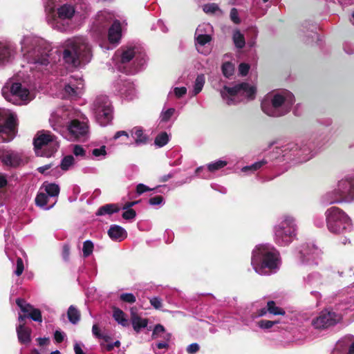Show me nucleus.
<instances>
[{
	"instance_id": "1",
	"label": "nucleus",
	"mask_w": 354,
	"mask_h": 354,
	"mask_svg": "<svg viewBox=\"0 0 354 354\" xmlns=\"http://www.w3.org/2000/svg\"><path fill=\"white\" fill-rule=\"evenodd\" d=\"M23 59L27 62L30 74L29 82L41 80L55 74L58 65L53 59L50 44L41 37L28 35L20 41Z\"/></svg>"
},
{
	"instance_id": "2",
	"label": "nucleus",
	"mask_w": 354,
	"mask_h": 354,
	"mask_svg": "<svg viewBox=\"0 0 354 354\" xmlns=\"http://www.w3.org/2000/svg\"><path fill=\"white\" fill-rule=\"evenodd\" d=\"M45 19L54 30L69 34L73 31V19L91 9L88 0H43Z\"/></svg>"
},
{
	"instance_id": "3",
	"label": "nucleus",
	"mask_w": 354,
	"mask_h": 354,
	"mask_svg": "<svg viewBox=\"0 0 354 354\" xmlns=\"http://www.w3.org/2000/svg\"><path fill=\"white\" fill-rule=\"evenodd\" d=\"M322 145L321 142L317 140V136L312 134L310 137L277 146L270 156L272 159L279 162L303 163L315 157Z\"/></svg>"
},
{
	"instance_id": "4",
	"label": "nucleus",
	"mask_w": 354,
	"mask_h": 354,
	"mask_svg": "<svg viewBox=\"0 0 354 354\" xmlns=\"http://www.w3.org/2000/svg\"><path fill=\"white\" fill-rule=\"evenodd\" d=\"M111 21L112 16L110 13L100 12L91 28V37L104 51L112 50L119 44L122 38L121 24L119 20L115 19L108 30V41L106 40L107 27Z\"/></svg>"
},
{
	"instance_id": "5",
	"label": "nucleus",
	"mask_w": 354,
	"mask_h": 354,
	"mask_svg": "<svg viewBox=\"0 0 354 354\" xmlns=\"http://www.w3.org/2000/svg\"><path fill=\"white\" fill-rule=\"evenodd\" d=\"M115 67L121 72L134 74L146 66L147 58L145 48L138 44L122 46L113 57Z\"/></svg>"
},
{
	"instance_id": "6",
	"label": "nucleus",
	"mask_w": 354,
	"mask_h": 354,
	"mask_svg": "<svg viewBox=\"0 0 354 354\" xmlns=\"http://www.w3.org/2000/svg\"><path fill=\"white\" fill-rule=\"evenodd\" d=\"M281 264L279 252L270 244H259L252 252L251 265L260 275L269 276L276 273Z\"/></svg>"
},
{
	"instance_id": "7",
	"label": "nucleus",
	"mask_w": 354,
	"mask_h": 354,
	"mask_svg": "<svg viewBox=\"0 0 354 354\" xmlns=\"http://www.w3.org/2000/svg\"><path fill=\"white\" fill-rule=\"evenodd\" d=\"M63 48L62 58L68 66L77 67L81 62H89L93 56L91 46L84 36L66 39Z\"/></svg>"
},
{
	"instance_id": "8",
	"label": "nucleus",
	"mask_w": 354,
	"mask_h": 354,
	"mask_svg": "<svg viewBox=\"0 0 354 354\" xmlns=\"http://www.w3.org/2000/svg\"><path fill=\"white\" fill-rule=\"evenodd\" d=\"M354 202V170L339 180L337 188L323 194L319 203L323 206Z\"/></svg>"
},
{
	"instance_id": "9",
	"label": "nucleus",
	"mask_w": 354,
	"mask_h": 354,
	"mask_svg": "<svg viewBox=\"0 0 354 354\" xmlns=\"http://www.w3.org/2000/svg\"><path fill=\"white\" fill-rule=\"evenodd\" d=\"M295 102L294 95L287 90L267 95L261 101L262 111L271 117H280L288 113Z\"/></svg>"
},
{
	"instance_id": "10",
	"label": "nucleus",
	"mask_w": 354,
	"mask_h": 354,
	"mask_svg": "<svg viewBox=\"0 0 354 354\" xmlns=\"http://www.w3.org/2000/svg\"><path fill=\"white\" fill-rule=\"evenodd\" d=\"M273 239L279 246H288L297 239L298 225L296 218L290 214H283L277 218L272 228Z\"/></svg>"
},
{
	"instance_id": "11",
	"label": "nucleus",
	"mask_w": 354,
	"mask_h": 354,
	"mask_svg": "<svg viewBox=\"0 0 354 354\" xmlns=\"http://www.w3.org/2000/svg\"><path fill=\"white\" fill-rule=\"evenodd\" d=\"M324 216L326 228L332 234H345L351 232L353 229L350 216L338 207H328L324 212Z\"/></svg>"
},
{
	"instance_id": "12",
	"label": "nucleus",
	"mask_w": 354,
	"mask_h": 354,
	"mask_svg": "<svg viewBox=\"0 0 354 354\" xmlns=\"http://www.w3.org/2000/svg\"><path fill=\"white\" fill-rule=\"evenodd\" d=\"M1 94L6 100L19 106L26 105L35 98L32 92L12 79L8 80L3 85Z\"/></svg>"
},
{
	"instance_id": "13",
	"label": "nucleus",
	"mask_w": 354,
	"mask_h": 354,
	"mask_svg": "<svg viewBox=\"0 0 354 354\" xmlns=\"http://www.w3.org/2000/svg\"><path fill=\"white\" fill-rule=\"evenodd\" d=\"M255 94V87L245 82L237 84L232 87L224 86L221 90V95L228 105L236 104L245 99L253 100Z\"/></svg>"
},
{
	"instance_id": "14",
	"label": "nucleus",
	"mask_w": 354,
	"mask_h": 354,
	"mask_svg": "<svg viewBox=\"0 0 354 354\" xmlns=\"http://www.w3.org/2000/svg\"><path fill=\"white\" fill-rule=\"evenodd\" d=\"M91 110L100 126L106 127L111 122L113 108L108 96L105 95L96 96L91 104Z\"/></svg>"
},
{
	"instance_id": "15",
	"label": "nucleus",
	"mask_w": 354,
	"mask_h": 354,
	"mask_svg": "<svg viewBox=\"0 0 354 354\" xmlns=\"http://www.w3.org/2000/svg\"><path fill=\"white\" fill-rule=\"evenodd\" d=\"M80 116L81 112L77 109L71 106H63L52 113L49 122L54 131L63 133L66 126L76 118L75 117Z\"/></svg>"
},
{
	"instance_id": "16",
	"label": "nucleus",
	"mask_w": 354,
	"mask_h": 354,
	"mask_svg": "<svg viewBox=\"0 0 354 354\" xmlns=\"http://www.w3.org/2000/svg\"><path fill=\"white\" fill-rule=\"evenodd\" d=\"M75 118L60 134L68 140L84 142L90 136L88 120L82 113L80 117Z\"/></svg>"
},
{
	"instance_id": "17",
	"label": "nucleus",
	"mask_w": 354,
	"mask_h": 354,
	"mask_svg": "<svg viewBox=\"0 0 354 354\" xmlns=\"http://www.w3.org/2000/svg\"><path fill=\"white\" fill-rule=\"evenodd\" d=\"M35 153L41 156H50L59 147L56 137L49 131H39L33 140Z\"/></svg>"
},
{
	"instance_id": "18",
	"label": "nucleus",
	"mask_w": 354,
	"mask_h": 354,
	"mask_svg": "<svg viewBox=\"0 0 354 354\" xmlns=\"http://www.w3.org/2000/svg\"><path fill=\"white\" fill-rule=\"evenodd\" d=\"M17 115L6 109H0V143L8 142L16 135Z\"/></svg>"
},
{
	"instance_id": "19",
	"label": "nucleus",
	"mask_w": 354,
	"mask_h": 354,
	"mask_svg": "<svg viewBox=\"0 0 354 354\" xmlns=\"http://www.w3.org/2000/svg\"><path fill=\"white\" fill-rule=\"evenodd\" d=\"M324 277L319 272L313 271L302 277L301 286L305 291L319 301L322 298L319 290L324 285Z\"/></svg>"
},
{
	"instance_id": "20",
	"label": "nucleus",
	"mask_w": 354,
	"mask_h": 354,
	"mask_svg": "<svg viewBox=\"0 0 354 354\" xmlns=\"http://www.w3.org/2000/svg\"><path fill=\"white\" fill-rule=\"evenodd\" d=\"M297 257L300 265L317 266L320 250L313 243H303L297 249Z\"/></svg>"
},
{
	"instance_id": "21",
	"label": "nucleus",
	"mask_w": 354,
	"mask_h": 354,
	"mask_svg": "<svg viewBox=\"0 0 354 354\" xmlns=\"http://www.w3.org/2000/svg\"><path fill=\"white\" fill-rule=\"evenodd\" d=\"M342 319V316L336 312L325 309L312 319L311 324L317 330H326L333 327Z\"/></svg>"
},
{
	"instance_id": "22",
	"label": "nucleus",
	"mask_w": 354,
	"mask_h": 354,
	"mask_svg": "<svg viewBox=\"0 0 354 354\" xmlns=\"http://www.w3.org/2000/svg\"><path fill=\"white\" fill-rule=\"evenodd\" d=\"M16 304L21 310L25 313L24 315H19L18 319L20 322H24L26 318H30L37 322H42L41 313L39 309L35 308L32 306L26 303L25 300L21 298L16 299Z\"/></svg>"
},
{
	"instance_id": "23",
	"label": "nucleus",
	"mask_w": 354,
	"mask_h": 354,
	"mask_svg": "<svg viewBox=\"0 0 354 354\" xmlns=\"http://www.w3.org/2000/svg\"><path fill=\"white\" fill-rule=\"evenodd\" d=\"M113 92L122 97L128 100H133L136 96V91L134 84L127 80H117L113 83Z\"/></svg>"
},
{
	"instance_id": "24",
	"label": "nucleus",
	"mask_w": 354,
	"mask_h": 354,
	"mask_svg": "<svg viewBox=\"0 0 354 354\" xmlns=\"http://www.w3.org/2000/svg\"><path fill=\"white\" fill-rule=\"evenodd\" d=\"M205 27H209V24L199 25L196 30L195 41L196 47L198 52L203 55H208L210 49L205 45L210 42L212 37L209 35L203 33Z\"/></svg>"
},
{
	"instance_id": "25",
	"label": "nucleus",
	"mask_w": 354,
	"mask_h": 354,
	"mask_svg": "<svg viewBox=\"0 0 354 354\" xmlns=\"http://www.w3.org/2000/svg\"><path fill=\"white\" fill-rule=\"evenodd\" d=\"M84 86L82 75L79 74L71 75L68 82L64 86V91L70 97H77L81 94Z\"/></svg>"
},
{
	"instance_id": "26",
	"label": "nucleus",
	"mask_w": 354,
	"mask_h": 354,
	"mask_svg": "<svg viewBox=\"0 0 354 354\" xmlns=\"http://www.w3.org/2000/svg\"><path fill=\"white\" fill-rule=\"evenodd\" d=\"M17 55L15 47L10 42H0V68L11 64Z\"/></svg>"
},
{
	"instance_id": "27",
	"label": "nucleus",
	"mask_w": 354,
	"mask_h": 354,
	"mask_svg": "<svg viewBox=\"0 0 354 354\" xmlns=\"http://www.w3.org/2000/svg\"><path fill=\"white\" fill-rule=\"evenodd\" d=\"M330 354H354V336L347 335L338 340Z\"/></svg>"
},
{
	"instance_id": "28",
	"label": "nucleus",
	"mask_w": 354,
	"mask_h": 354,
	"mask_svg": "<svg viewBox=\"0 0 354 354\" xmlns=\"http://www.w3.org/2000/svg\"><path fill=\"white\" fill-rule=\"evenodd\" d=\"M0 158L5 165L10 167H18L22 162L20 153L12 150L3 151L0 156Z\"/></svg>"
},
{
	"instance_id": "29",
	"label": "nucleus",
	"mask_w": 354,
	"mask_h": 354,
	"mask_svg": "<svg viewBox=\"0 0 354 354\" xmlns=\"http://www.w3.org/2000/svg\"><path fill=\"white\" fill-rule=\"evenodd\" d=\"M267 315L266 308H261L258 310L256 313L251 314L250 315L243 318L242 322L244 325L249 327L253 331L258 330V324L259 318L266 316Z\"/></svg>"
},
{
	"instance_id": "30",
	"label": "nucleus",
	"mask_w": 354,
	"mask_h": 354,
	"mask_svg": "<svg viewBox=\"0 0 354 354\" xmlns=\"http://www.w3.org/2000/svg\"><path fill=\"white\" fill-rule=\"evenodd\" d=\"M35 201L37 206L44 210L50 209L57 203V199L51 198L48 195H47L41 189L39 190Z\"/></svg>"
},
{
	"instance_id": "31",
	"label": "nucleus",
	"mask_w": 354,
	"mask_h": 354,
	"mask_svg": "<svg viewBox=\"0 0 354 354\" xmlns=\"http://www.w3.org/2000/svg\"><path fill=\"white\" fill-rule=\"evenodd\" d=\"M18 340L21 344H28L31 341V329L21 322L16 327Z\"/></svg>"
},
{
	"instance_id": "32",
	"label": "nucleus",
	"mask_w": 354,
	"mask_h": 354,
	"mask_svg": "<svg viewBox=\"0 0 354 354\" xmlns=\"http://www.w3.org/2000/svg\"><path fill=\"white\" fill-rule=\"evenodd\" d=\"M108 234L111 240L120 242L125 239L127 233L125 229L118 225H112L108 230Z\"/></svg>"
},
{
	"instance_id": "33",
	"label": "nucleus",
	"mask_w": 354,
	"mask_h": 354,
	"mask_svg": "<svg viewBox=\"0 0 354 354\" xmlns=\"http://www.w3.org/2000/svg\"><path fill=\"white\" fill-rule=\"evenodd\" d=\"M178 115V113L176 109L173 107L167 108L165 104L159 115V124L171 121L173 122Z\"/></svg>"
},
{
	"instance_id": "34",
	"label": "nucleus",
	"mask_w": 354,
	"mask_h": 354,
	"mask_svg": "<svg viewBox=\"0 0 354 354\" xmlns=\"http://www.w3.org/2000/svg\"><path fill=\"white\" fill-rule=\"evenodd\" d=\"M39 189L44 192L53 199H56L60 192L59 186L57 184L48 181L44 182Z\"/></svg>"
},
{
	"instance_id": "35",
	"label": "nucleus",
	"mask_w": 354,
	"mask_h": 354,
	"mask_svg": "<svg viewBox=\"0 0 354 354\" xmlns=\"http://www.w3.org/2000/svg\"><path fill=\"white\" fill-rule=\"evenodd\" d=\"M131 136L135 140L136 145L146 143L147 136L144 133L143 129L140 127H135L131 130Z\"/></svg>"
},
{
	"instance_id": "36",
	"label": "nucleus",
	"mask_w": 354,
	"mask_h": 354,
	"mask_svg": "<svg viewBox=\"0 0 354 354\" xmlns=\"http://www.w3.org/2000/svg\"><path fill=\"white\" fill-rule=\"evenodd\" d=\"M120 208L116 204H106L102 207H100L97 212V216H104V215H111L113 213H117L120 211Z\"/></svg>"
},
{
	"instance_id": "37",
	"label": "nucleus",
	"mask_w": 354,
	"mask_h": 354,
	"mask_svg": "<svg viewBox=\"0 0 354 354\" xmlns=\"http://www.w3.org/2000/svg\"><path fill=\"white\" fill-rule=\"evenodd\" d=\"M171 337V334H165V335H162L163 340L162 342H158L156 344H153L151 345V348H152L153 352L156 354H163L165 352L160 353V352L157 351V350L158 349V350H162V349L167 350L169 348V342H170Z\"/></svg>"
},
{
	"instance_id": "38",
	"label": "nucleus",
	"mask_w": 354,
	"mask_h": 354,
	"mask_svg": "<svg viewBox=\"0 0 354 354\" xmlns=\"http://www.w3.org/2000/svg\"><path fill=\"white\" fill-rule=\"evenodd\" d=\"M268 161L263 158L261 160L255 162L254 163L243 167L241 171L246 174H254L256 171L260 169L263 166L268 164Z\"/></svg>"
},
{
	"instance_id": "39",
	"label": "nucleus",
	"mask_w": 354,
	"mask_h": 354,
	"mask_svg": "<svg viewBox=\"0 0 354 354\" xmlns=\"http://www.w3.org/2000/svg\"><path fill=\"white\" fill-rule=\"evenodd\" d=\"M113 317L115 322L122 326H127L129 325L127 317L121 309L115 308L113 312Z\"/></svg>"
},
{
	"instance_id": "40",
	"label": "nucleus",
	"mask_w": 354,
	"mask_h": 354,
	"mask_svg": "<svg viewBox=\"0 0 354 354\" xmlns=\"http://www.w3.org/2000/svg\"><path fill=\"white\" fill-rule=\"evenodd\" d=\"M317 26L315 24H311L308 21H305L302 24L301 32L304 34V37H314V36H317Z\"/></svg>"
},
{
	"instance_id": "41",
	"label": "nucleus",
	"mask_w": 354,
	"mask_h": 354,
	"mask_svg": "<svg viewBox=\"0 0 354 354\" xmlns=\"http://www.w3.org/2000/svg\"><path fill=\"white\" fill-rule=\"evenodd\" d=\"M205 83V77L203 74L198 75L193 86L192 95L196 96L201 92Z\"/></svg>"
},
{
	"instance_id": "42",
	"label": "nucleus",
	"mask_w": 354,
	"mask_h": 354,
	"mask_svg": "<svg viewBox=\"0 0 354 354\" xmlns=\"http://www.w3.org/2000/svg\"><path fill=\"white\" fill-rule=\"evenodd\" d=\"M67 317L72 324H77L80 320V313L77 308L71 305L68 309Z\"/></svg>"
},
{
	"instance_id": "43",
	"label": "nucleus",
	"mask_w": 354,
	"mask_h": 354,
	"mask_svg": "<svg viewBox=\"0 0 354 354\" xmlns=\"http://www.w3.org/2000/svg\"><path fill=\"white\" fill-rule=\"evenodd\" d=\"M106 146L102 145L100 148H95L91 151V156L89 158L102 160L106 158Z\"/></svg>"
},
{
	"instance_id": "44",
	"label": "nucleus",
	"mask_w": 354,
	"mask_h": 354,
	"mask_svg": "<svg viewBox=\"0 0 354 354\" xmlns=\"http://www.w3.org/2000/svg\"><path fill=\"white\" fill-rule=\"evenodd\" d=\"M148 322L146 319H142L138 316H134L132 318V326L137 333H139L142 328L147 327Z\"/></svg>"
},
{
	"instance_id": "45",
	"label": "nucleus",
	"mask_w": 354,
	"mask_h": 354,
	"mask_svg": "<svg viewBox=\"0 0 354 354\" xmlns=\"http://www.w3.org/2000/svg\"><path fill=\"white\" fill-rule=\"evenodd\" d=\"M232 39L235 46L238 48H242L245 44L243 35L239 30H235L233 32Z\"/></svg>"
},
{
	"instance_id": "46",
	"label": "nucleus",
	"mask_w": 354,
	"mask_h": 354,
	"mask_svg": "<svg viewBox=\"0 0 354 354\" xmlns=\"http://www.w3.org/2000/svg\"><path fill=\"white\" fill-rule=\"evenodd\" d=\"M162 188L165 189L166 185H160L155 188H150L142 183H140L136 186V192L138 195H140L146 192L152 190H156V192L163 193V191L161 190Z\"/></svg>"
},
{
	"instance_id": "47",
	"label": "nucleus",
	"mask_w": 354,
	"mask_h": 354,
	"mask_svg": "<svg viewBox=\"0 0 354 354\" xmlns=\"http://www.w3.org/2000/svg\"><path fill=\"white\" fill-rule=\"evenodd\" d=\"M266 308L267 310V313L269 312L270 314L274 315H283L285 314L284 310L279 306H277L274 301H268L267 306Z\"/></svg>"
},
{
	"instance_id": "48",
	"label": "nucleus",
	"mask_w": 354,
	"mask_h": 354,
	"mask_svg": "<svg viewBox=\"0 0 354 354\" xmlns=\"http://www.w3.org/2000/svg\"><path fill=\"white\" fill-rule=\"evenodd\" d=\"M75 164V158L72 155L64 156L61 160L60 168L63 171H68Z\"/></svg>"
},
{
	"instance_id": "49",
	"label": "nucleus",
	"mask_w": 354,
	"mask_h": 354,
	"mask_svg": "<svg viewBox=\"0 0 354 354\" xmlns=\"http://www.w3.org/2000/svg\"><path fill=\"white\" fill-rule=\"evenodd\" d=\"M227 162L225 160H217L214 162H212L207 165L208 167V170L211 171V173H214L227 165Z\"/></svg>"
},
{
	"instance_id": "50",
	"label": "nucleus",
	"mask_w": 354,
	"mask_h": 354,
	"mask_svg": "<svg viewBox=\"0 0 354 354\" xmlns=\"http://www.w3.org/2000/svg\"><path fill=\"white\" fill-rule=\"evenodd\" d=\"M279 323V320H266L260 319L258 324V330L261 329L263 330H267L272 328L274 325L278 324Z\"/></svg>"
},
{
	"instance_id": "51",
	"label": "nucleus",
	"mask_w": 354,
	"mask_h": 354,
	"mask_svg": "<svg viewBox=\"0 0 354 354\" xmlns=\"http://www.w3.org/2000/svg\"><path fill=\"white\" fill-rule=\"evenodd\" d=\"M169 142V136L166 132H162L158 134L154 140L155 145L158 147H162Z\"/></svg>"
},
{
	"instance_id": "52",
	"label": "nucleus",
	"mask_w": 354,
	"mask_h": 354,
	"mask_svg": "<svg viewBox=\"0 0 354 354\" xmlns=\"http://www.w3.org/2000/svg\"><path fill=\"white\" fill-rule=\"evenodd\" d=\"M195 176L203 179H209L212 177L211 171L208 170V167H207L205 169L203 166L196 168L195 171Z\"/></svg>"
},
{
	"instance_id": "53",
	"label": "nucleus",
	"mask_w": 354,
	"mask_h": 354,
	"mask_svg": "<svg viewBox=\"0 0 354 354\" xmlns=\"http://www.w3.org/2000/svg\"><path fill=\"white\" fill-rule=\"evenodd\" d=\"M94 249V245L91 240H86L83 243L82 252L84 258L88 257L92 254Z\"/></svg>"
},
{
	"instance_id": "54",
	"label": "nucleus",
	"mask_w": 354,
	"mask_h": 354,
	"mask_svg": "<svg viewBox=\"0 0 354 354\" xmlns=\"http://www.w3.org/2000/svg\"><path fill=\"white\" fill-rule=\"evenodd\" d=\"M187 89L185 86L173 87L169 92L167 97L169 98L174 94L177 98H181L187 93Z\"/></svg>"
},
{
	"instance_id": "55",
	"label": "nucleus",
	"mask_w": 354,
	"mask_h": 354,
	"mask_svg": "<svg viewBox=\"0 0 354 354\" xmlns=\"http://www.w3.org/2000/svg\"><path fill=\"white\" fill-rule=\"evenodd\" d=\"M165 334H170L165 331V327L161 324H156L153 330L151 337L152 339L162 338V335Z\"/></svg>"
},
{
	"instance_id": "56",
	"label": "nucleus",
	"mask_w": 354,
	"mask_h": 354,
	"mask_svg": "<svg viewBox=\"0 0 354 354\" xmlns=\"http://www.w3.org/2000/svg\"><path fill=\"white\" fill-rule=\"evenodd\" d=\"M222 72H223V74L224 76L229 78L234 74V65L229 62H226L223 63L222 65Z\"/></svg>"
},
{
	"instance_id": "57",
	"label": "nucleus",
	"mask_w": 354,
	"mask_h": 354,
	"mask_svg": "<svg viewBox=\"0 0 354 354\" xmlns=\"http://www.w3.org/2000/svg\"><path fill=\"white\" fill-rule=\"evenodd\" d=\"M72 152L76 157H80L82 158H90V156H86L85 149L79 145H75L73 146Z\"/></svg>"
},
{
	"instance_id": "58",
	"label": "nucleus",
	"mask_w": 354,
	"mask_h": 354,
	"mask_svg": "<svg viewBox=\"0 0 354 354\" xmlns=\"http://www.w3.org/2000/svg\"><path fill=\"white\" fill-rule=\"evenodd\" d=\"M313 222L315 227L323 228L326 225V218H324L320 214H315L313 217Z\"/></svg>"
},
{
	"instance_id": "59",
	"label": "nucleus",
	"mask_w": 354,
	"mask_h": 354,
	"mask_svg": "<svg viewBox=\"0 0 354 354\" xmlns=\"http://www.w3.org/2000/svg\"><path fill=\"white\" fill-rule=\"evenodd\" d=\"M120 299L124 302L133 304L136 301V296L133 293L124 292L120 295Z\"/></svg>"
},
{
	"instance_id": "60",
	"label": "nucleus",
	"mask_w": 354,
	"mask_h": 354,
	"mask_svg": "<svg viewBox=\"0 0 354 354\" xmlns=\"http://www.w3.org/2000/svg\"><path fill=\"white\" fill-rule=\"evenodd\" d=\"M149 204L151 206L162 205L165 204V200L162 196H155L149 199Z\"/></svg>"
},
{
	"instance_id": "61",
	"label": "nucleus",
	"mask_w": 354,
	"mask_h": 354,
	"mask_svg": "<svg viewBox=\"0 0 354 354\" xmlns=\"http://www.w3.org/2000/svg\"><path fill=\"white\" fill-rule=\"evenodd\" d=\"M150 304L157 310H159L162 306V299L159 297H152L149 298Z\"/></svg>"
},
{
	"instance_id": "62",
	"label": "nucleus",
	"mask_w": 354,
	"mask_h": 354,
	"mask_svg": "<svg viewBox=\"0 0 354 354\" xmlns=\"http://www.w3.org/2000/svg\"><path fill=\"white\" fill-rule=\"evenodd\" d=\"M230 17L231 21L235 24H239L241 23V19L239 17L238 10L235 8H232L230 10Z\"/></svg>"
},
{
	"instance_id": "63",
	"label": "nucleus",
	"mask_w": 354,
	"mask_h": 354,
	"mask_svg": "<svg viewBox=\"0 0 354 354\" xmlns=\"http://www.w3.org/2000/svg\"><path fill=\"white\" fill-rule=\"evenodd\" d=\"M24 269V266L23 260L21 258L18 257L17 259L16 268L14 270V273L17 276H20L23 273Z\"/></svg>"
},
{
	"instance_id": "64",
	"label": "nucleus",
	"mask_w": 354,
	"mask_h": 354,
	"mask_svg": "<svg viewBox=\"0 0 354 354\" xmlns=\"http://www.w3.org/2000/svg\"><path fill=\"white\" fill-rule=\"evenodd\" d=\"M219 10V7L216 3H207L203 6V11L206 13H214Z\"/></svg>"
}]
</instances>
